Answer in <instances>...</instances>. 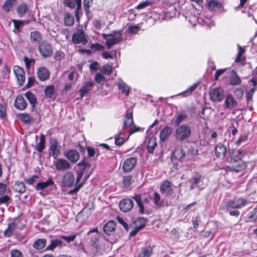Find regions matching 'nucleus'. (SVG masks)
Wrapping results in <instances>:
<instances>
[{
  "label": "nucleus",
  "instance_id": "1",
  "mask_svg": "<svg viewBox=\"0 0 257 257\" xmlns=\"http://www.w3.org/2000/svg\"><path fill=\"white\" fill-rule=\"evenodd\" d=\"M191 136V129L187 124H182L177 126L174 133L176 141L183 142L190 138Z\"/></svg>",
  "mask_w": 257,
  "mask_h": 257
},
{
  "label": "nucleus",
  "instance_id": "2",
  "mask_svg": "<svg viewBox=\"0 0 257 257\" xmlns=\"http://www.w3.org/2000/svg\"><path fill=\"white\" fill-rule=\"evenodd\" d=\"M102 37L106 40V46L108 49L119 43L122 39V34L118 31H113L108 34H102Z\"/></svg>",
  "mask_w": 257,
  "mask_h": 257
},
{
  "label": "nucleus",
  "instance_id": "3",
  "mask_svg": "<svg viewBox=\"0 0 257 257\" xmlns=\"http://www.w3.org/2000/svg\"><path fill=\"white\" fill-rule=\"evenodd\" d=\"M133 198L136 201L139 208V212L141 214L149 215L152 212V209L145 208L143 203H149L152 200V197L148 195L146 197H142L141 194H137L133 196Z\"/></svg>",
  "mask_w": 257,
  "mask_h": 257
},
{
  "label": "nucleus",
  "instance_id": "4",
  "mask_svg": "<svg viewBox=\"0 0 257 257\" xmlns=\"http://www.w3.org/2000/svg\"><path fill=\"white\" fill-rule=\"evenodd\" d=\"M38 50L44 58L50 57L53 53L51 44L46 41H42L38 45Z\"/></svg>",
  "mask_w": 257,
  "mask_h": 257
},
{
  "label": "nucleus",
  "instance_id": "5",
  "mask_svg": "<svg viewBox=\"0 0 257 257\" xmlns=\"http://www.w3.org/2000/svg\"><path fill=\"white\" fill-rule=\"evenodd\" d=\"M244 153L240 150H229L228 152L226 160L228 163H235L241 160L244 157Z\"/></svg>",
  "mask_w": 257,
  "mask_h": 257
},
{
  "label": "nucleus",
  "instance_id": "6",
  "mask_svg": "<svg viewBox=\"0 0 257 257\" xmlns=\"http://www.w3.org/2000/svg\"><path fill=\"white\" fill-rule=\"evenodd\" d=\"M247 201L242 198H234L228 201L226 204V209H239L245 206Z\"/></svg>",
  "mask_w": 257,
  "mask_h": 257
},
{
  "label": "nucleus",
  "instance_id": "7",
  "mask_svg": "<svg viewBox=\"0 0 257 257\" xmlns=\"http://www.w3.org/2000/svg\"><path fill=\"white\" fill-rule=\"evenodd\" d=\"M188 182L191 184V190L197 189L198 190L200 191L203 189L205 187V185L203 182V178L201 175L192 177L188 180Z\"/></svg>",
  "mask_w": 257,
  "mask_h": 257
},
{
  "label": "nucleus",
  "instance_id": "8",
  "mask_svg": "<svg viewBox=\"0 0 257 257\" xmlns=\"http://www.w3.org/2000/svg\"><path fill=\"white\" fill-rule=\"evenodd\" d=\"M209 95L212 101L219 102L224 98V91L221 87L213 88L210 90Z\"/></svg>",
  "mask_w": 257,
  "mask_h": 257
},
{
  "label": "nucleus",
  "instance_id": "9",
  "mask_svg": "<svg viewBox=\"0 0 257 257\" xmlns=\"http://www.w3.org/2000/svg\"><path fill=\"white\" fill-rule=\"evenodd\" d=\"M72 42L76 44H82L85 45L87 43V40L85 38L83 31L79 29L74 33L72 38Z\"/></svg>",
  "mask_w": 257,
  "mask_h": 257
},
{
  "label": "nucleus",
  "instance_id": "10",
  "mask_svg": "<svg viewBox=\"0 0 257 257\" xmlns=\"http://www.w3.org/2000/svg\"><path fill=\"white\" fill-rule=\"evenodd\" d=\"M137 161V158L136 157H130L125 159L122 167L123 172L128 173L131 172L136 166Z\"/></svg>",
  "mask_w": 257,
  "mask_h": 257
},
{
  "label": "nucleus",
  "instance_id": "11",
  "mask_svg": "<svg viewBox=\"0 0 257 257\" xmlns=\"http://www.w3.org/2000/svg\"><path fill=\"white\" fill-rule=\"evenodd\" d=\"M61 147L56 139L51 138L50 140V150L52 152V156L56 159L60 153Z\"/></svg>",
  "mask_w": 257,
  "mask_h": 257
},
{
  "label": "nucleus",
  "instance_id": "12",
  "mask_svg": "<svg viewBox=\"0 0 257 257\" xmlns=\"http://www.w3.org/2000/svg\"><path fill=\"white\" fill-rule=\"evenodd\" d=\"M13 70L19 85L21 86H23L25 80V74L23 69L16 65L14 67Z\"/></svg>",
  "mask_w": 257,
  "mask_h": 257
},
{
  "label": "nucleus",
  "instance_id": "13",
  "mask_svg": "<svg viewBox=\"0 0 257 257\" xmlns=\"http://www.w3.org/2000/svg\"><path fill=\"white\" fill-rule=\"evenodd\" d=\"M54 165L57 171H64L68 170L71 167L69 162L64 159H57L56 162H54Z\"/></svg>",
  "mask_w": 257,
  "mask_h": 257
},
{
  "label": "nucleus",
  "instance_id": "14",
  "mask_svg": "<svg viewBox=\"0 0 257 257\" xmlns=\"http://www.w3.org/2000/svg\"><path fill=\"white\" fill-rule=\"evenodd\" d=\"M134 204L132 200L129 198H124L122 199L119 203L120 209L126 212L130 211L134 206Z\"/></svg>",
  "mask_w": 257,
  "mask_h": 257
},
{
  "label": "nucleus",
  "instance_id": "15",
  "mask_svg": "<svg viewBox=\"0 0 257 257\" xmlns=\"http://www.w3.org/2000/svg\"><path fill=\"white\" fill-rule=\"evenodd\" d=\"M74 176L72 172H67L62 177V184L64 187H71L74 184Z\"/></svg>",
  "mask_w": 257,
  "mask_h": 257
},
{
  "label": "nucleus",
  "instance_id": "16",
  "mask_svg": "<svg viewBox=\"0 0 257 257\" xmlns=\"http://www.w3.org/2000/svg\"><path fill=\"white\" fill-rule=\"evenodd\" d=\"M84 173V171H83V170H80L77 171V172H76L77 177H76V180L75 187L73 189L69 191V194H73L74 193H76L82 187L84 183L83 182L81 183H79V182L80 181V180L81 179L82 176H83Z\"/></svg>",
  "mask_w": 257,
  "mask_h": 257
},
{
  "label": "nucleus",
  "instance_id": "17",
  "mask_svg": "<svg viewBox=\"0 0 257 257\" xmlns=\"http://www.w3.org/2000/svg\"><path fill=\"white\" fill-rule=\"evenodd\" d=\"M64 156L72 163H76L80 158L79 153L73 149L67 150L64 153Z\"/></svg>",
  "mask_w": 257,
  "mask_h": 257
},
{
  "label": "nucleus",
  "instance_id": "18",
  "mask_svg": "<svg viewBox=\"0 0 257 257\" xmlns=\"http://www.w3.org/2000/svg\"><path fill=\"white\" fill-rule=\"evenodd\" d=\"M173 128L168 126H164L160 131L159 134L160 140L161 142H165L172 133Z\"/></svg>",
  "mask_w": 257,
  "mask_h": 257
},
{
  "label": "nucleus",
  "instance_id": "19",
  "mask_svg": "<svg viewBox=\"0 0 257 257\" xmlns=\"http://www.w3.org/2000/svg\"><path fill=\"white\" fill-rule=\"evenodd\" d=\"M37 74L40 81H44L49 78L50 72L47 68L42 67L38 69Z\"/></svg>",
  "mask_w": 257,
  "mask_h": 257
},
{
  "label": "nucleus",
  "instance_id": "20",
  "mask_svg": "<svg viewBox=\"0 0 257 257\" xmlns=\"http://www.w3.org/2000/svg\"><path fill=\"white\" fill-rule=\"evenodd\" d=\"M14 106L18 109L23 110L26 109L27 103L22 95H19L16 97Z\"/></svg>",
  "mask_w": 257,
  "mask_h": 257
},
{
  "label": "nucleus",
  "instance_id": "21",
  "mask_svg": "<svg viewBox=\"0 0 257 257\" xmlns=\"http://www.w3.org/2000/svg\"><path fill=\"white\" fill-rule=\"evenodd\" d=\"M187 117V114L185 112L182 111L180 113H176L172 119L171 121L174 122L175 126H178L181 122L186 119Z\"/></svg>",
  "mask_w": 257,
  "mask_h": 257
},
{
  "label": "nucleus",
  "instance_id": "22",
  "mask_svg": "<svg viewBox=\"0 0 257 257\" xmlns=\"http://www.w3.org/2000/svg\"><path fill=\"white\" fill-rule=\"evenodd\" d=\"M160 191L162 194L166 196L172 195L173 191L171 188L170 182L168 180L163 182L160 186Z\"/></svg>",
  "mask_w": 257,
  "mask_h": 257
},
{
  "label": "nucleus",
  "instance_id": "23",
  "mask_svg": "<svg viewBox=\"0 0 257 257\" xmlns=\"http://www.w3.org/2000/svg\"><path fill=\"white\" fill-rule=\"evenodd\" d=\"M116 222L114 221H109L103 226V231L107 235L113 234L116 228Z\"/></svg>",
  "mask_w": 257,
  "mask_h": 257
},
{
  "label": "nucleus",
  "instance_id": "24",
  "mask_svg": "<svg viewBox=\"0 0 257 257\" xmlns=\"http://www.w3.org/2000/svg\"><path fill=\"white\" fill-rule=\"evenodd\" d=\"M224 104L226 108L231 109L237 106V102L231 94L228 93L226 96Z\"/></svg>",
  "mask_w": 257,
  "mask_h": 257
},
{
  "label": "nucleus",
  "instance_id": "25",
  "mask_svg": "<svg viewBox=\"0 0 257 257\" xmlns=\"http://www.w3.org/2000/svg\"><path fill=\"white\" fill-rule=\"evenodd\" d=\"M63 241L60 238H56L52 239L50 241V243L46 247L45 250L48 251H54L57 247H60L62 246Z\"/></svg>",
  "mask_w": 257,
  "mask_h": 257
},
{
  "label": "nucleus",
  "instance_id": "26",
  "mask_svg": "<svg viewBox=\"0 0 257 257\" xmlns=\"http://www.w3.org/2000/svg\"><path fill=\"white\" fill-rule=\"evenodd\" d=\"M17 117L26 124H31L34 121V117L28 113H19L17 114Z\"/></svg>",
  "mask_w": 257,
  "mask_h": 257
},
{
  "label": "nucleus",
  "instance_id": "27",
  "mask_svg": "<svg viewBox=\"0 0 257 257\" xmlns=\"http://www.w3.org/2000/svg\"><path fill=\"white\" fill-rule=\"evenodd\" d=\"M94 86V83L92 81L86 82L84 86L79 90V93L81 97L87 94L91 91Z\"/></svg>",
  "mask_w": 257,
  "mask_h": 257
},
{
  "label": "nucleus",
  "instance_id": "28",
  "mask_svg": "<svg viewBox=\"0 0 257 257\" xmlns=\"http://www.w3.org/2000/svg\"><path fill=\"white\" fill-rule=\"evenodd\" d=\"M215 152L217 157L224 158L226 154V148L224 145L219 144L215 147Z\"/></svg>",
  "mask_w": 257,
  "mask_h": 257
},
{
  "label": "nucleus",
  "instance_id": "29",
  "mask_svg": "<svg viewBox=\"0 0 257 257\" xmlns=\"http://www.w3.org/2000/svg\"><path fill=\"white\" fill-rule=\"evenodd\" d=\"M117 86L119 90H120L122 93L127 96L129 94L130 91V87L125 83L122 79H118Z\"/></svg>",
  "mask_w": 257,
  "mask_h": 257
},
{
  "label": "nucleus",
  "instance_id": "30",
  "mask_svg": "<svg viewBox=\"0 0 257 257\" xmlns=\"http://www.w3.org/2000/svg\"><path fill=\"white\" fill-rule=\"evenodd\" d=\"M153 248L152 246H146L142 248L138 257H150L153 253Z\"/></svg>",
  "mask_w": 257,
  "mask_h": 257
},
{
  "label": "nucleus",
  "instance_id": "31",
  "mask_svg": "<svg viewBox=\"0 0 257 257\" xmlns=\"http://www.w3.org/2000/svg\"><path fill=\"white\" fill-rule=\"evenodd\" d=\"M25 97L29 101L32 109L33 110L37 103V100L35 95L30 91H28L25 94Z\"/></svg>",
  "mask_w": 257,
  "mask_h": 257
},
{
  "label": "nucleus",
  "instance_id": "32",
  "mask_svg": "<svg viewBox=\"0 0 257 257\" xmlns=\"http://www.w3.org/2000/svg\"><path fill=\"white\" fill-rule=\"evenodd\" d=\"M54 184V182L53 181L52 178H50L46 182H41L37 183L35 188L37 190H41L46 188L49 186H53Z\"/></svg>",
  "mask_w": 257,
  "mask_h": 257
},
{
  "label": "nucleus",
  "instance_id": "33",
  "mask_svg": "<svg viewBox=\"0 0 257 257\" xmlns=\"http://www.w3.org/2000/svg\"><path fill=\"white\" fill-rule=\"evenodd\" d=\"M156 138L153 137L149 139L148 141L147 150L149 153H153L157 146Z\"/></svg>",
  "mask_w": 257,
  "mask_h": 257
},
{
  "label": "nucleus",
  "instance_id": "34",
  "mask_svg": "<svg viewBox=\"0 0 257 257\" xmlns=\"http://www.w3.org/2000/svg\"><path fill=\"white\" fill-rule=\"evenodd\" d=\"M47 243V240L45 238H39L36 239L33 244V246L37 250H40L43 249Z\"/></svg>",
  "mask_w": 257,
  "mask_h": 257
},
{
  "label": "nucleus",
  "instance_id": "35",
  "mask_svg": "<svg viewBox=\"0 0 257 257\" xmlns=\"http://www.w3.org/2000/svg\"><path fill=\"white\" fill-rule=\"evenodd\" d=\"M42 35L39 31H36L31 32L30 40L33 43H39L41 42Z\"/></svg>",
  "mask_w": 257,
  "mask_h": 257
},
{
  "label": "nucleus",
  "instance_id": "36",
  "mask_svg": "<svg viewBox=\"0 0 257 257\" xmlns=\"http://www.w3.org/2000/svg\"><path fill=\"white\" fill-rule=\"evenodd\" d=\"M134 122L133 118V112H131L127 113L125 115L123 121V124L122 126V128L125 129L127 127L133 125Z\"/></svg>",
  "mask_w": 257,
  "mask_h": 257
},
{
  "label": "nucleus",
  "instance_id": "37",
  "mask_svg": "<svg viewBox=\"0 0 257 257\" xmlns=\"http://www.w3.org/2000/svg\"><path fill=\"white\" fill-rule=\"evenodd\" d=\"M233 74L231 75L229 84L231 85L235 86L240 84L241 82V80L239 76L236 73L235 71H233Z\"/></svg>",
  "mask_w": 257,
  "mask_h": 257
},
{
  "label": "nucleus",
  "instance_id": "38",
  "mask_svg": "<svg viewBox=\"0 0 257 257\" xmlns=\"http://www.w3.org/2000/svg\"><path fill=\"white\" fill-rule=\"evenodd\" d=\"M15 191L20 194L23 193L26 191V186L22 182L17 181L15 182L14 187Z\"/></svg>",
  "mask_w": 257,
  "mask_h": 257
},
{
  "label": "nucleus",
  "instance_id": "39",
  "mask_svg": "<svg viewBox=\"0 0 257 257\" xmlns=\"http://www.w3.org/2000/svg\"><path fill=\"white\" fill-rule=\"evenodd\" d=\"M16 2V0H7L2 7L3 10L8 13Z\"/></svg>",
  "mask_w": 257,
  "mask_h": 257
},
{
  "label": "nucleus",
  "instance_id": "40",
  "mask_svg": "<svg viewBox=\"0 0 257 257\" xmlns=\"http://www.w3.org/2000/svg\"><path fill=\"white\" fill-rule=\"evenodd\" d=\"M64 21L65 25L67 26H72L74 23V17L68 13L64 14Z\"/></svg>",
  "mask_w": 257,
  "mask_h": 257
},
{
  "label": "nucleus",
  "instance_id": "41",
  "mask_svg": "<svg viewBox=\"0 0 257 257\" xmlns=\"http://www.w3.org/2000/svg\"><path fill=\"white\" fill-rule=\"evenodd\" d=\"M44 93L47 98H52L55 93V87L54 85L47 86L44 89Z\"/></svg>",
  "mask_w": 257,
  "mask_h": 257
},
{
  "label": "nucleus",
  "instance_id": "42",
  "mask_svg": "<svg viewBox=\"0 0 257 257\" xmlns=\"http://www.w3.org/2000/svg\"><path fill=\"white\" fill-rule=\"evenodd\" d=\"M45 148V136L42 134L40 136V141L36 145V150L39 152H42Z\"/></svg>",
  "mask_w": 257,
  "mask_h": 257
},
{
  "label": "nucleus",
  "instance_id": "43",
  "mask_svg": "<svg viewBox=\"0 0 257 257\" xmlns=\"http://www.w3.org/2000/svg\"><path fill=\"white\" fill-rule=\"evenodd\" d=\"M246 167V165L244 162L239 163L236 166H233L232 167H228V170L233 171L236 172H240Z\"/></svg>",
  "mask_w": 257,
  "mask_h": 257
},
{
  "label": "nucleus",
  "instance_id": "44",
  "mask_svg": "<svg viewBox=\"0 0 257 257\" xmlns=\"http://www.w3.org/2000/svg\"><path fill=\"white\" fill-rule=\"evenodd\" d=\"M172 153L174 157L177 159H182L185 156V153L182 148L176 149Z\"/></svg>",
  "mask_w": 257,
  "mask_h": 257
},
{
  "label": "nucleus",
  "instance_id": "45",
  "mask_svg": "<svg viewBox=\"0 0 257 257\" xmlns=\"http://www.w3.org/2000/svg\"><path fill=\"white\" fill-rule=\"evenodd\" d=\"M28 10V6L25 4L19 5L17 9V11L19 16L21 17L24 16Z\"/></svg>",
  "mask_w": 257,
  "mask_h": 257
},
{
  "label": "nucleus",
  "instance_id": "46",
  "mask_svg": "<svg viewBox=\"0 0 257 257\" xmlns=\"http://www.w3.org/2000/svg\"><path fill=\"white\" fill-rule=\"evenodd\" d=\"M16 225L15 223H9L8 228L5 230L4 234L6 236H12L13 231L16 229Z\"/></svg>",
  "mask_w": 257,
  "mask_h": 257
},
{
  "label": "nucleus",
  "instance_id": "47",
  "mask_svg": "<svg viewBox=\"0 0 257 257\" xmlns=\"http://www.w3.org/2000/svg\"><path fill=\"white\" fill-rule=\"evenodd\" d=\"M79 0H64V4L66 6L73 9L75 8L76 5L77 6L78 5ZM80 1V4L81 5V0Z\"/></svg>",
  "mask_w": 257,
  "mask_h": 257
},
{
  "label": "nucleus",
  "instance_id": "48",
  "mask_svg": "<svg viewBox=\"0 0 257 257\" xmlns=\"http://www.w3.org/2000/svg\"><path fill=\"white\" fill-rule=\"evenodd\" d=\"M197 83H195L192 86H190L186 90L183 91L180 94L183 96H187L188 95L191 94L197 87Z\"/></svg>",
  "mask_w": 257,
  "mask_h": 257
},
{
  "label": "nucleus",
  "instance_id": "49",
  "mask_svg": "<svg viewBox=\"0 0 257 257\" xmlns=\"http://www.w3.org/2000/svg\"><path fill=\"white\" fill-rule=\"evenodd\" d=\"M207 7L209 10H213L215 8H220L221 4L217 1L212 0L208 2Z\"/></svg>",
  "mask_w": 257,
  "mask_h": 257
},
{
  "label": "nucleus",
  "instance_id": "50",
  "mask_svg": "<svg viewBox=\"0 0 257 257\" xmlns=\"http://www.w3.org/2000/svg\"><path fill=\"white\" fill-rule=\"evenodd\" d=\"M154 204L158 207H160L163 206V201L161 200L160 195L157 192L154 193Z\"/></svg>",
  "mask_w": 257,
  "mask_h": 257
},
{
  "label": "nucleus",
  "instance_id": "51",
  "mask_svg": "<svg viewBox=\"0 0 257 257\" xmlns=\"http://www.w3.org/2000/svg\"><path fill=\"white\" fill-rule=\"evenodd\" d=\"M90 243L94 249H95L96 251H98V235H96L94 236L90 241Z\"/></svg>",
  "mask_w": 257,
  "mask_h": 257
},
{
  "label": "nucleus",
  "instance_id": "52",
  "mask_svg": "<svg viewBox=\"0 0 257 257\" xmlns=\"http://www.w3.org/2000/svg\"><path fill=\"white\" fill-rule=\"evenodd\" d=\"M112 70V67L111 65L108 64L104 65L101 69L100 72L105 75L110 74Z\"/></svg>",
  "mask_w": 257,
  "mask_h": 257
},
{
  "label": "nucleus",
  "instance_id": "53",
  "mask_svg": "<svg viewBox=\"0 0 257 257\" xmlns=\"http://www.w3.org/2000/svg\"><path fill=\"white\" fill-rule=\"evenodd\" d=\"M78 166H82L83 168L81 170H83L84 171L86 169H89L90 168V164L87 162V159L86 158H83L80 162H79L77 164Z\"/></svg>",
  "mask_w": 257,
  "mask_h": 257
},
{
  "label": "nucleus",
  "instance_id": "54",
  "mask_svg": "<svg viewBox=\"0 0 257 257\" xmlns=\"http://www.w3.org/2000/svg\"><path fill=\"white\" fill-rule=\"evenodd\" d=\"M121 134V133L120 132L115 137V144L118 146H121L124 143V138L122 137H120Z\"/></svg>",
  "mask_w": 257,
  "mask_h": 257
},
{
  "label": "nucleus",
  "instance_id": "55",
  "mask_svg": "<svg viewBox=\"0 0 257 257\" xmlns=\"http://www.w3.org/2000/svg\"><path fill=\"white\" fill-rule=\"evenodd\" d=\"M153 3L151 2L150 1H146L145 2H143L141 3H140L136 7V8L138 10L140 9H145L151 5H152Z\"/></svg>",
  "mask_w": 257,
  "mask_h": 257
},
{
  "label": "nucleus",
  "instance_id": "56",
  "mask_svg": "<svg viewBox=\"0 0 257 257\" xmlns=\"http://www.w3.org/2000/svg\"><path fill=\"white\" fill-rule=\"evenodd\" d=\"M11 201V198L7 195H3L0 197V205L6 204L8 205L9 202Z\"/></svg>",
  "mask_w": 257,
  "mask_h": 257
},
{
  "label": "nucleus",
  "instance_id": "57",
  "mask_svg": "<svg viewBox=\"0 0 257 257\" xmlns=\"http://www.w3.org/2000/svg\"><path fill=\"white\" fill-rule=\"evenodd\" d=\"M94 79L97 83L101 84L105 81L106 78L100 73H97L95 75Z\"/></svg>",
  "mask_w": 257,
  "mask_h": 257
},
{
  "label": "nucleus",
  "instance_id": "58",
  "mask_svg": "<svg viewBox=\"0 0 257 257\" xmlns=\"http://www.w3.org/2000/svg\"><path fill=\"white\" fill-rule=\"evenodd\" d=\"M137 223L139 224L137 226L141 229H143L146 226V220L145 218L139 217L137 218Z\"/></svg>",
  "mask_w": 257,
  "mask_h": 257
},
{
  "label": "nucleus",
  "instance_id": "59",
  "mask_svg": "<svg viewBox=\"0 0 257 257\" xmlns=\"http://www.w3.org/2000/svg\"><path fill=\"white\" fill-rule=\"evenodd\" d=\"M90 48L94 51H101L105 49L104 46L101 45V44L99 43H96V44H92L90 46Z\"/></svg>",
  "mask_w": 257,
  "mask_h": 257
},
{
  "label": "nucleus",
  "instance_id": "60",
  "mask_svg": "<svg viewBox=\"0 0 257 257\" xmlns=\"http://www.w3.org/2000/svg\"><path fill=\"white\" fill-rule=\"evenodd\" d=\"M255 90V87H253L251 89H250L249 91L247 93L246 95V98L247 103L248 104L250 101H252V97L253 95V94Z\"/></svg>",
  "mask_w": 257,
  "mask_h": 257
},
{
  "label": "nucleus",
  "instance_id": "61",
  "mask_svg": "<svg viewBox=\"0 0 257 257\" xmlns=\"http://www.w3.org/2000/svg\"><path fill=\"white\" fill-rule=\"evenodd\" d=\"M76 237V235L75 234H73L69 236L62 235L60 236V238H62L65 240L68 243L73 241L75 239Z\"/></svg>",
  "mask_w": 257,
  "mask_h": 257
},
{
  "label": "nucleus",
  "instance_id": "62",
  "mask_svg": "<svg viewBox=\"0 0 257 257\" xmlns=\"http://www.w3.org/2000/svg\"><path fill=\"white\" fill-rule=\"evenodd\" d=\"M64 56L63 52L60 51H57L54 54V58L56 60L60 61L64 58Z\"/></svg>",
  "mask_w": 257,
  "mask_h": 257
},
{
  "label": "nucleus",
  "instance_id": "63",
  "mask_svg": "<svg viewBox=\"0 0 257 257\" xmlns=\"http://www.w3.org/2000/svg\"><path fill=\"white\" fill-rule=\"evenodd\" d=\"M13 22L14 24L15 28L18 30H20V28L22 27L24 24L23 21L17 20H13Z\"/></svg>",
  "mask_w": 257,
  "mask_h": 257
},
{
  "label": "nucleus",
  "instance_id": "64",
  "mask_svg": "<svg viewBox=\"0 0 257 257\" xmlns=\"http://www.w3.org/2000/svg\"><path fill=\"white\" fill-rule=\"evenodd\" d=\"M11 257H23L20 251L18 249H13L11 251Z\"/></svg>",
  "mask_w": 257,
  "mask_h": 257
}]
</instances>
